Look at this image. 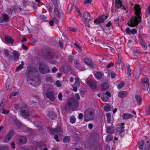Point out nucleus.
<instances>
[{"label": "nucleus", "instance_id": "obj_23", "mask_svg": "<svg viewBox=\"0 0 150 150\" xmlns=\"http://www.w3.org/2000/svg\"><path fill=\"white\" fill-rule=\"evenodd\" d=\"M48 116L52 120H53L56 118L57 117L55 113L53 112H49Z\"/></svg>", "mask_w": 150, "mask_h": 150}, {"label": "nucleus", "instance_id": "obj_30", "mask_svg": "<svg viewBox=\"0 0 150 150\" xmlns=\"http://www.w3.org/2000/svg\"><path fill=\"white\" fill-rule=\"evenodd\" d=\"M94 76L97 79H100L102 78V74L101 72H97L95 74Z\"/></svg>", "mask_w": 150, "mask_h": 150}, {"label": "nucleus", "instance_id": "obj_41", "mask_svg": "<svg viewBox=\"0 0 150 150\" xmlns=\"http://www.w3.org/2000/svg\"><path fill=\"white\" fill-rule=\"evenodd\" d=\"M149 80L148 78H144L143 79V82L145 85L148 84L149 83Z\"/></svg>", "mask_w": 150, "mask_h": 150}, {"label": "nucleus", "instance_id": "obj_36", "mask_svg": "<svg viewBox=\"0 0 150 150\" xmlns=\"http://www.w3.org/2000/svg\"><path fill=\"white\" fill-rule=\"evenodd\" d=\"M24 63L23 62H22L21 64H20L18 67H17L16 69V71H17L19 70H21L23 68V66Z\"/></svg>", "mask_w": 150, "mask_h": 150}, {"label": "nucleus", "instance_id": "obj_13", "mask_svg": "<svg viewBox=\"0 0 150 150\" xmlns=\"http://www.w3.org/2000/svg\"><path fill=\"white\" fill-rule=\"evenodd\" d=\"M83 17L85 18V23H87L91 20V16L89 13L88 12L86 11L84 13Z\"/></svg>", "mask_w": 150, "mask_h": 150}, {"label": "nucleus", "instance_id": "obj_56", "mask_svg": "<svg viewBox=\"0 0 150 150\" xmlns=\"http://www.w3.org/2000/svg\"><path fill=\"white\" fill-rule=\"evenodd\" d=\"M55 136L54 137V139L56 140L57 142H59V140L58 139V136L57 135H54Z\"/></svg>", "mask_w": 150, "mask_h": 150}, {"label": "nucleus", "instance_id": "obj_1", "mask_svg": "<svg viewBox=\"0 0 150 150\" xmlns=\"http://www.w3.org/2000/svg\"><path fill=\"white\" fill-rule=\"evenodd\" d=\"M27 71L30 78L31 76H34V78H30L31 82L29 83L34 86H39L40 84L41 80L37 69L35 68L28 66L27 68Z\"/></svg>", "mask_w": 150, "mask_h": 150}, {"label": "nucleus", "instance_id": "obj_39", "mask_svg": "<svg viewBox=\"0 0 150 150\" xmlns=\"http://www.w3.org/2000/svg\"><path fill=\"white\" fill-rule=\"evenodd\" d=\"M113 139V137L110 135H108L106 137V141L107 142L111 141Z\"/></svg>", "mask_w": 150, "mask_h": 150}, {"label": "nucleus", "instance_id": "obj_48", "mask_svg": "<svg viewBox=\"0 0 150 150\" xmlns=\"http://www.w3.org/2000/svg\"><path fill=\"white\" fill-rule=\"evenodd\" d=\"M45 80L47 81L52 82V79L51 77L47 76Z\"/></svg>", "mask_w": 150, "mask_h": 150}, {"label": "nucleus", "instance_id": "obj_62", "mask_svg": "<svg viewBox=\"0 0 150 150\" xmlns=\"http://www.w3.org/2000/svg\"><path fill=\"white\" fill-rule=\"evenodd\" d=\"M73 57L72 56H70L68 57V60L70 62H72L73 60Z\"/></svg>", "mask_w": 150, "mask_h": 150}, {"label": "nucleus", "instance_id": "obj_52", "mask_svg": "<svg viewBox=\"0 0 150 150\" xmlns=\"http://www.w3.org/2000/svg\"><path fill=\"white\" fill-rule=\"evenodd\" d=\"M9 112V110H6L5 109H4L3 110V111L2 112V113L3 114H7L8 113V112Z\"/></svg>", "mask_w": 150, "mask_h": 150}, {"label": "nucleus", "instance_id": "obj_19", "mask_svg": "<svg viewBox=\"0 0 150 150\" xmlns=\"http://www.w3.org/2000/svg\"><path fill=\"white\" fill-rule=\"evenodd\" d=\"M133 115L129 113H124L122 115V117L123 119L126 120L132 118Z\"/></svg>", "mask_w": 150, "mask_h": 150}, {"label": "nucleus", "instance_id": "obj_34", "mask_svg": "<svg viewBox=\"0 0 150 150\" xmlns=\"http://www.w3.org/2000/svg\"><path fill=\"white\" fill-rule=\"evenodd\" d=\"M75 82L74 83L75 85L77 86V87H79L80 82L79 78L77 77H75Z\"/></svg>", "mask_w": 150, "mask_h": 150}, {"label": "nucleus", "instance_id": "obj_21", "mask_svg": "<svg viewBox=\"0 0 150 150\" xmlns=\"http://www.w3.org/2000/svg\"><path fill=\"white\" fill-rule=\"evenodd\" d=\"M13 9L16 13H21L22 10L21 8L19 7L16 4L13 7Z\"/></svg>", "mask_w": 150, "mask_h": 150}, {"label": "nucleus", "instance_id": "obj_37", "mask_svg": "<svg viewBox=\"0 0 150 150\" xmlns=\"http://www.w3.org/2000/svg\"><path fill=\"white\" fill-rule=\"evenodd\" d=\"M70 140V137L69 136H65L63 139V141L64 143L69 142Z\"/></svg>", "mask_w": 150, "mask_h": 150}, {"label": "nucleus", "instance_id": "obj_45", "mask_svg": "<svg viewBox=\"0 0 150 150\" xmlns=\"http://www.w3.org/2000/svg\"><path fill=\"white\" fill-rule=\"evenodd\" d=\"M102 100L104 101H107L108 100V98L105 95H103L101 96Z\"/></svg>", "mask_w": 150, "mask_h": 150}, {"label": "nucleus", "instance_id": "obj_60", "mask_svg": "<svg viewBox=\"0 0 150 150\" xmlns=\"http://www.w3.org/2000/svg\"><path fill=\"white\" fill-rule=\"evenodd\" d=\"M113 63L112 62H111L110 63L108 64L107 66V67L108 68H110L112 67L113 65Z\"/></svg>", "mask_w": 150, "mask_h": 150}, {"label": "nucleus", "instance_id": "obj_11", "mask_svg": "<svg viewBox=\"0 0 150 150\" xmlns=\"http://www.w3.org/2000/svg\"><path fill=\"white\" fill-rule=\"evenodd\" d=\"M107 17L103 15L95 20L94 23L96 24L102 23L107 18Z\"/></svg>", "mask_w": 150, "mask_h": 150}, {"label": "nucleus", "instance_id": "obj_22", "mask_svg": "<svg viewBox=\"0 0 150 150\" xmlns=\"http://www.w3.org/2000/svg\"><path fill=\"white\" fill-rule=\"evenodd\" d=\"M136 101L137 103L139 105H141L142 103V98L141 97L138 95H136L135 96Z\"/></svg>", "mask_w": 150, "mask_h": 150}, {"label": "nucleus", "instance_id": "obj_27", "mask_svg": "<svg viewBox=\"0 0 150 150\" xmlns=\"http://www.w3.org/2000/svg\"><path fill=\"white\" fill-rule=\"evenodd\" d=\"M150 149V141H147L145 144L144 150H149Z\"/></svg>", "mask_w": 150, "mask_h": 150}, {"label": "nucleus", "instance_id": "obj_20", "mask_svg": "<svg viewBox=\"0 0 150 150\" xmlns=\"http://www.w3.org/2000/svg\"><path fill=\"white\" fill-rule=\"evenodd\" d=\"M127 94V92L126 91H120L118 93V97L121 98H123L125 97Z\"/></svg>", "mask_w": 150, "mask_h": 150}, {"label": "nucleus", "instance_id": "obj_38", "mask_svg": "<svg viewBox=\"0 0 150 150\" xmlns=\"http://www.w3.org/2000/svg\"><path fill=\"white\" fill-rule=\"evenodd\" d=\"M107 121L108 123H110L111 121V114L110 113H108L106 114Z\"/></svg>", "mask_w": 150, "mask_h": 150}, {"label": "nucleus", "instance_id": "obj_61", "mask_svg": "<svg viewBox=\"0 0 150 150\" xmlns=\"http://www.w3.org/2000/svg\"><path fill=\"white\" fill-rule=\"evenodd\" d=\"M83 114L82 113H80L79 115L78 118L79 119H81L83 118Z\"/></svg>", "mask_w": 150, "mask_h": 150}, {"label": "nucleus", "instance_id": "obj_24", "mask_svg": "<svg viewBox=\"0 0 150 150\" xmlns=\"http://www.w3.org/2000/svg\"><path fill=\"white\" fill-rule=\"evenodd\" d=\"M44 58L48 59H51L53 57V54H51L50 53H47L43 55Z\"/></svg>", "mask_w": 150, "mask_h": 150}, {"label": "nucleus", "instance_id": "obj_63", "mask_svg": "<svg viewBox=\"0 0 150 150\" xmlns=\"http://www.w3.org/2000/svg\"><path fill=\"white\" fill-rule=\"evenodd\" d=\"M13 12L12 9L11 8H8V12L9 14H11Z\"/></svg>", "mask_w": 150, "mask_h": 150}, {"label": "nucleus", "instance_id": "obj_7", "mask_svg": "<svg viewBox=\"0 0 150 150\" xmlns=\"http://www.w3.org/2000/svg\"><path fill=\"white\" fill-rule=\"evenodd\" d=\"M46 94L47 98L52 101H54L56 97L53 90L51 88H49L47 90Z\"/></svg>", "mask_w": 150, "mask_h": 150}, {"label": "nucleus", "instance_id": "obj_16", "mask_svg": "<svg viewBox=\"0 0 150 150\" xmlns=\"http://www.w3.org/2000/svg\"><path fill=\"white\" fill-rule=\"evenodd\" d=\"M87 84L91 89H95L97 86L96 82L94 80H90L88 81Z\"/></svg>", "mask_w": 150, "mask_h": 150}, {"label": "nucleus", "instance_id": "obj_33", "mask_svg": "<svg viewBox=\"0 0 150 150\" xmlns=\"http://www.w3.org/2000/svg\"><path fill=\"white\" fill-rule=\"evenodd\" d=\"M111 109V107L110 105L107 104L105 105L104 107V110L105 111L108 112Z\"/></svg>", "mask_w": 150, "mask_h": 150}, {"label": "nucleus", "instance_id": "obj_46", "mask_svg": "<svg viewBox=\"0 0 150 150\" xmlns=\"http://www.w3.org/2000/svg\"><path fill=\"white\" fill-rule=\"evenodd\" d=\"M127 74L128 75H129L131 72V69L129 65L127 67Z\"/></svg>", "mask_w": 150, "mask_h": 150}, {"label": "nucleus", "instance_id": "obj_4", "mask_svg": "<svg viewBox=\"0 0 150 150\" xmlns=\"http://www.w3.org/2000/svg\"><path fill=\"white\" fill-rule=\"evenodd\" d=\"M85 115L84 120L86 122H88L90 120H92L94 118V115L93 112L89 109L87 108L84 111Z\"/></svg>", "mask_w": 150, "mask_h": 150}, {"label": "nucleus", "instance_id": "obj_25", "mask_svg": "<svg viewBox=\"0 0 150 150\" xmlns=\"http://www.w3.org/2000/svg\"><path fill=\"white\" fill-rule=\"evenodd\" d=\"M115 6L117 8H120L122 6V3L120 0H115Z\"/></svg>", "mask_w": 150, "mask_h": 150}, {"label": "nucleus", "instance_id": "obj_58", "mask_svg": "<svg viewBox=\"0 0 150 150\" xmlns=\"http://www.w3.org/2000/svg\"><path fill=\"white\" fill-rule=\"evenodd\" d=\"M133 54L134 55L137 57H138L139 55V54L137 51H134L133 52Z\"/></svg>", "mask_w": 150, "mask_h": 150}, {"label": "nucleus", "instance_id": "obj_29", "mask_svg": "<svg viewBox=\"0 0 150 150\" xmlns=\"http://www.w3.org/2000/svg\"><path fill=\"white\" fill-rule=\"evenodd\" d=\"M74 64L75 66L78 69V70H79L80 71L83 70V69H81V68H80V66L78 61L74 62Z\"/></svg>", "mask_w": 150, "mask_h": 150}, {"label": "nucleus", "instance_id": "obj_50", "mask_svg": "<svg viewBox=\"0 0 150 150\" xmlns=\"http://www.w3.org/2000/svg\"><path fill=\"white\" fill-rule=\"evenodd\" d=\"M56 84L58 87H60L62 86V84L59 81V80H57L56 81Z\"/></svg>", "mask_w": 150, "mask_h": 150}, {"label": "nucleus", "instance_id": "obj_55", "mask_svg": "<svg viewBox=\"0 0 150 150\" xmlns=\"http://www.w3.org/2000/svg\"><path fill=\"white\" fill-rule=\"evenodd\" d=\"M58 70V69L55 67H53V68L52 69V71L53 73H55V72L57 71Z\"/></svg>", "mask_w": 150, "mask_h": 150}, {"label": "nucleus", "instance_id": "obj_64", "mask_svg": "<svg viewBox=\"0 0 150 150\" xmlns=\"http://www.w3.org/2000/svg\"><path fill=\"white\" fill-rule=\"evenodd\" d=\"M147 90L148 91V93L150 94V83L148 84Z\"/></svg>", "mask_w": 150, "mask_h": 150}, {"label": "nucleus", "instance_id": "obj_28", "mask_svg": "<svg viewBox=\"0 0 150 150\" xmlns=\"http://www.w3.org/2000/svg\"><path fill=\"white\" fill-rule=\"evenodd\" d=\"M101 87L102 90H106L108 88V84L105 83H103L101 84Z\"/></svg>", "mask_w": 150, "mask_h": 150}, {"label": "nucleus", "instance_id": "obj_35", "mask_svg": "<svg viewBox=\"0 0 150 150\" xmlns=\"http://www.w3.org/2000/svg\"><path fill=\"white\" fill-rule=\"evenodd\" d=\"M140 43L142 46V47L144 50L146 49L147 47L146 46V44L144 41V39L140 40Z\"/></svg>", "mask_w": 150, "mask_h": 150}, {"label": "nucleus", "instance_id": "obj_10", "mask_svg": "<svg viewBox=\"0 0 150 150\" xmlns=\"http://www.w3.org/2000/svg\"><path fill=\"white\" fill-rule=\"evenodd\" d=\"M52 2L55 6L54 10V14L58 17L59 18L60 17V15L59 11L58 9V3H59V1H56L55 2V3L56 4H55V2Z\"/></svg>", "mask_w": 150, "mask_h": 150}, {"label": "nucleus", "instance_id": "obj_43", "mask_svg": "<svg viewBox=\"0 0 150 150\" xmlns=\"http://www.w3.org/2000/svg\"><path fill=\"white\" fill-rule=\"evenodd\" d=\"M68 29L69 31L74 32L75 33L77 31V29L74 27H69L68 28Z\"/></svg>", "mask_w": 150, "mask_h": 150}, {"label": "nucleus", "instance_id": "obj_59", "mask_svg": "<svg viewBox=\"0 0 150 150\" xmlns=\"http://www.w3.org/2000/svg\"><path fill=\"white\" fill-rule=\"evenodd\" d=\"M91 0H86L84 1V4L87 3H91Z\"/></svg>", "mask_w": 150, "mask_h": 150}, {"label": "nucleus", "instance_id": "obj_8", "mask_svg": "<svg viewBox=\"0 0 150 150\" xmlns=\"http://www.w3.org/2000/svg\"><path fill=\"white\" fill-rule=\"evenodd\" d=\"M50 131L53 135H62L63 134V132L60 128H57L56 129H52L48 128Z\"/></svg>", "mask_w": 150, "mask_h": 150}, {"label": "nucleus", "instance_id": "obj_32", "mask_svg": "<svg viewBox=\"0 0 150 150\" xmlns=\"http://www.w3.org/2000/svg\"><path fill=\"white\" fill-rule=\"evenodd\" d=\"M107 132L108 133L111 134L113 132L114 128L112 127H108L107 128Z\"/></svg>", "mask_w": 150, "mask_h": 150}, {"label": "nucleus", "instance_id": "obj_14", "mask_svg": "<svg viewBox=\"0 0 150 150\" xmlns=\"http://www.w3.org/2000/svg\"><path fill=\"white\" fill-rule=\"evenodd\" d=\"M83 62L85 64L91 68H93V62L91 59L88 58H85L83 60Z\"/></svg>", "mask_w": 150, "mask_h": 150}, {"label": "nucleus", "instance_id": "obj_42", "mask_svg": "<svg viewBox=\"0 0 150 150\" xmlns=\"http://www.w3.org/2000/svg\"><path fill=\"white\" fill-rule=\"evenodd\" d=\"M125 83L124 81H122L120 82L118 85L117 87L118 89H120L122 88L124 86Z\"/></svg>", "mask_w": 150, "mask_h": 150}, {"label": "nucleus", "instance_id": "obj_3", "mask_svg": "<svg viewBox=\"0 0 150 150\" xmlns=\"http://www.w3.org/2000/svg\"><path fill=\"white\" fill-rule=\"evenodd\" d=\"M79 104V102L74 98H72L69 99L68 102L66 104L65 109L66 112L70 110L71 109L77 107Z\"/></svg>", "mask_w": 150, "mask_h": 150}, {"label": "nucleus", "instance_id": "obj_47", "mask_svg": "<svg viewBox=\"0 0 150 150\" xmlns=\"http://www.w3.org/2000/svg\"><path fill=\"white\" fill-rule=\"evenodd\" d=\"M4 54L6 56L8 57L9 55V52L7 50L5 49L4 51Z\"/></svg>", "mask_w": 150, "mask_h": 150}, {"label": "nucleus", "instance_id": "obj_17", "mask_svg": "<svg viewBox=\"0 0 150 150\" xmlns=\"http://www.w3.org/2000/svg\"><path fill=\"white\" fill-rule=\"evenodd\" d=\"M27 140L26 137H21L19 139L18 144L19 145H21L26 143Z\"/></svg>", "mask_w": 150, "mask_h": 150}, {"label": "nucleus", "instance_id": "obj_51", "mask_svg": "<svg viewBox=\"0 0 150 150\" xmlns=\"http://www.w3.org/2000/svg\"><path fill=\"white\" fill-rule=\"evenodd\" d=\"M62 95L61 93H59L58 95V98L60 100H62Z\"/></svg>", "mask_w": 150, "mask_h": 150}, {"label": "nucleus", "instance_id": "obj_57", "mask_svg": "<svg viewBox=\"0 0 150 150\" xmlns=\"http://www.w3.org/2000/svg\"><path fill=\"white\" fill-rule=\"evenodd\" d=\"M19 93L18 92H13L12 93L11 96H15L18 95Z\"/></svg>", "mask_w": 150, "mask_h": 150}, {"label": "nucleus", "instance_id": "obj_31", "mask_svg": "<svg viewBox=\"0 0 150 150\" xmlns=\"http://www.w3.org/2000/svg\"><path fill=\"white\" fill-rule=\"evenodd\" d=\"M144 146V141L143 140H141L140 141L139 143L138 148L140 150H142Z\"/></svg>", "mask_w": 150, "mask_h": 150}, {"label": "nucleus", "instance_id": "obj_54", "mask_svg": "<svg viewBox=\"0 0 150 150\" xmlns=\"http://www.w3.org/2000/svg\"><path fill=\"white\" fill-rule=\"evenodd\" d=\"M111 77L112 78H114L115 76V74L114 71H112L110 72Z\"/></svg>", "mask_w": 150, "mask_h": 150}, {"label": "nucleus", "instance_id": "obj_49", "mask_svg": "<svg viewBox=\"0 0 150 150\" xmlns=\"http://www.w3.org/2000/svg\"><path fill=\"white\" fill-rule=\"evenodd\" d=\"M0 150H9L8 148L5 146H2L0 148Z\"/></svg>", "mask_w": 150, "mask_h": 150}, {"label": "nucleus", "instance_id": "obj_26", "mask_svg": "<svg viewBox=\"0 0 150 150\" xmlns=\"http://www.w3.org/2000/svg\"><path fill=\"white\" fill-rule=\"evenodd\" d=\"M13 54L14 56V59L17 61L19 57V55L18 52L16 51H14L13 52Z\"/></svg>", "mask_w": 150, "mask_h": 150}, {"label": "nucleus", "instance_id": "obj_12", "mask_svg": "<svg viewBox=\"0 0 150 150\" xmlns=\"http://www.w3.org/2000/svg\"><path fill=\"white\" fill-rule=\"evenodd\" d=\"M14 134V132L13 130L9 131L8 134H7L3 141L4 142L6 143L10 140L13 136Z\"/></svg>", "mask_w": 150, "mask_h": 150}, {"label": "nucleus", "instance_id": "obj_6", "mask_svg": "<svg viewBox=\"0 0 150 150\" xmlns=\"http://www.w3.org/2000/svg\"><path fill=\"white\" fill-rule=\"evenodd\" d=\"M39 68L40 72L43 74L49 73L50 71L49 67L47 65L44 63L39 64Z\"/></svg>", "mask_w": 150, "mask_h": 150}, {"label": "nucleus", "instance_id": "obj_9", "mask_svg": "<svg viewBox=\"0 0 150 150\" xmlns=\"http://www.w3.org/2000/svg\"><path fill=\"white\" fill-rule=\"evenodd\" d=\"M9 21V17L7 14L3 13L0 15V21L1 23H7Z\"/></svg>", "mask_w": 150, "mask_h": 150}, {"label": "nucleus", "instance_id": "obj_53", "mask_svg": "<svg viewBox=\"0 0 150 150\" xmlns=\"http://www.w3.org/2000/svg\"><path fill=\"white\" fill-rule=\"evenodd\" d=\"M52 20L54 22V23H56L58 21L57 19L55 17H54Z\"/></svg>", "mask_w": 150, "mask_h": 150}, {"label": "nucleus", "instance_id": "obj_40", "mask_svg": "<svg viewBox=\"0 0 150 150\" xmlns=\"http://www.w3.org/2000/svg\"><path fill=\"white\" fill-rule=\"evenodd\" d=\"M70 121L71 123H74L76 122V118L74 116H71L70 118Z\"/></svg>", "mask_w": 150, "mask_h": 150}, {"label": "nucleus", "instance_id": "obj_44", "mask_svg": "<svg viewBox=\"0 0 150 150\" xmlns=\"http://www.w3.org/2000/svg\"><path fill=\"white\" fill-rule=\"evenodd\" d=\"M124 125L125 124L124 123H122L120 125V131L121 132H124L125 131L124 129Z\"/></svg>", "mask_w": 150, "mask_h": 150}, {"label": "nucleus", "instance_id": "obj_18", "mask_svg": "<svg viewBox=\"0 0 150 150\" xmlns=\"http://www.w3.org/2000/svg\"><path fill=\"white\" fill-rule=\"evenodd\" d=\"M5 40L8 43L13 44L14 42L13 39L9 36H6L5 38Z\"/></svg>", "mask_w": 150, "mask_h": 150}, {"label": "nucleus", "instance_id": "obj_15", "mask_svg": "<svg viewBox=\"0 0 150 150\" xmlns=\"http://www.w3.org/2000/svg\"><path fill=\"white\" fill-rule=\"evenodd\" d=\"M125 31L128 34L130 35L136 34L137 33V30L133 28L131 29L129 27H127L126 28Z\"/></svg>", "mask_w": 150, "mask_h": 150}, {"label": "nucleus", "instance_id": "obj_5", "mask_svg": "<svg viewBox=\"0 0 150 150\" xmlns=\"http://www.w3.org/2000/svg\"><path fill=\"white\" fill-rule=\"evenodd\" d=\"M20 114L22 117L25 118L28 117L29 116V110L27 108L26 104H24L21 108Z\"/></svg>", "mask_w": 150, "mask_h": 150}, {"label": "nucleus", "instance_id": "obj_2", "mask_svg": "<svg viewBox=\"0 0 150 150\" xmlns=\"http://www.w3.org/2000/svg\"><path fill=\"white\" fill-rule=\"evenodd\" d=\"M135 12L136 16H133L131 18L130 21L128 23L129 26L131 27H134L137 26L141 21L140 15L141 14L140 11L141 8L139 5L136 4L134 6Z\"/></svg>", "mask_w": 150, "mask_h": 150}]
</instances>
